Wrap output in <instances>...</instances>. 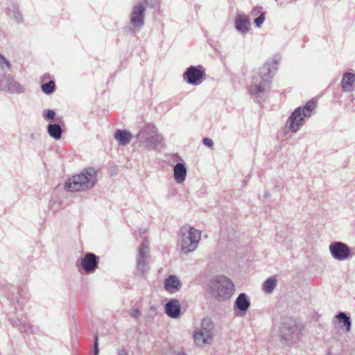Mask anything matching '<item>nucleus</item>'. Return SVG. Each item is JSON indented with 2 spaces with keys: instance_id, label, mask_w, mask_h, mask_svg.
Here are the masks:
<instances>
[{
  "instance_id": "1",
  "label": "nucleus",
  "mask_w": 355,
  "mask_h": 355,
  "mask_svg": "<svg viewBox=\"0 0 355 355\" xmlns=\"http://www.w3.org/2000/svg\"><path fill=\"white\" fill-rule=\"evenodd\" d=\"M279 58L274 56L272 60H268L264 65L259 69L257 75L252 77L250 86V94L257 102L263 101L265 94L270 89L272 78L277 71Z\"/></svg>"
},
{
  "instance_id": "2",
  "label": "nucleus",
  "mask_w": 355,
  "mask_h": 355,
  "mask_svg": "<svg viewBox=\"0 0 355 355\" xmlns=\"http://www.w3.org/2000/svg\"><path fill=\"white\" fill-rule=\"evenodd\" d=\"M97 181L96 171L94 168H87L66 181L64 189L71 192L85 191L92 189Z\"/></svg>"
},
{
  "instance_id": "3",
  "label": "nucleus",
  "mask_w": 355,
  "mask_h": 355,
  "mask_svg": "<svg viewBox=\"0 0 355 355\" xmlns=\"http://www.w3.org/2000/svg\"><path fill=\"white\" fill-rule=\"evenodd\" d=\"M210 289L218 301H223L232 297L234 290V284L229 278L223 275H219L211 280Z\"/></svg>"
},
{
  "instance_id": "4",
  "label": "nucleus",
  "mask_w": 355,
  "mask_h": 355,
  "mask_svg": "<svg viewBox=\"0 0 355 355\" xmlns=\"http://www.w3.org/2000/svg\"><path fill=\"white\" fill-rule=\"evenodd\" d=\"M201 232L192 227L184 226L179 233V243L184 253L194 251L200 240Z\"/></svg>"
},
{
  "instance_id": "5",
  "label": "nucleus",
  "mask_w": 355,
  "mask_h": 355,
  "mask_svg": "<svg viewBox=\"0 0 355 355\" xmlns=\"http://www.w3.org/2000/svg\"><path fill=\"white\" fill-rule=\"evenodd\" d=\"M315 102L313 100L308 101L304 107H298L294 110L287 121L291 130L296 132L304 123L305 118L312 115L315 107Z\"/></svg>"
},
{
  "instance_id": "6",
  "label": "nucleus",
  "mask_w": 355,
  "mask_h": 355,
  "mask_svg": "<svg viewBox=\"0 0 355 355\" xmlns=\"http://www.w3.org/2000/svg\"><path fill=\"white\" fill-rule=\"evenodd\" d=\"M302 328L297 322L291 318L284 319L279 326V336L288 345L296 343L300 337Z\"/></svg>"
},
{
  "instance_id": "7",
  "label": "nucleus",
  "mask_w": 355,
  "mask_h": 355,
  "mask_svg": "<svg viewBox=\"0 0 355 355\" xmlns=\"http://www.w3.org/2000/svg\"><path fill=\"white\" fill-rule=\"evenodd\" d=\"M148 1L143 0L135 3L130 14V25L137 31H140L144 25L145 12Z\"/></svg>"
},
{
  "instance_id": "8",
  "label": "nucleus",
  "mask_w": 355,
  "mask_h": 355,
  "mask_svg": "<svg viewBox=\"0 0 355 355\" xmlns=\"http://www.w3.org/2000/svg\"><path fill=\"white\" fill-rule=\"evenodd\" d=\"M0 89L11 94H21L25 89L12 76L3 74L0 76Z\"/></svg>"
},
{
  "instance_id": "9",
  "label": "nucleus",
  "mask_w": 355,
  "mask_h": 355,
  "mask_svg": "<svg viewBox=\"0 0 355 355\" xmlns=\"http://www.w3.org/2000/svg\"><path fill=\"white\" fill-rule=\"evenodd\" d=\"M329 251L332 257L338 261L346 260L352 256L350 248L340 241L332 242L329 245Z\"/></svg>"
},
{
  "instance_id": "10",
  "label": "nucleus",
  "mask_w": 355,
  "mask_h": 355,
  "mask_svg": "<svg viewBox=\"0 0 355 355\" xmlns=\"http://www.w3.org/2000/svg\"><path fill=\"white\" fill-rule=\"evenodd\" d=\"M99 257L92 252H87L80 260V267L86 274L94 273L98 268Z\"/></svg>"
},
{
  "instance_id": "11",
  "label": "nucleus",
  "mask_w": 355,
  "mask_h": 355,
  "mask_svg": "<svg viewBox=\"0 0 355 355\" xmlns=\"http://www.w3.org/2000/svg\"><path fill=\"white\" fill-rule=\"evenodd\" d=\"M205 75L201 66H190L184 73V79L188 84L198 85L201 83V80Z\"/></svg>"
},
{
  "instance_id": "12",
  "label": "nucleus",
  "mask_w": 355,
  "mask_h": 355,
  "mask_svg": "<svg viewBox=\"0 0 355 355\" xmlns=\"http://www.w3.org/2000/svg\"><path fill=\"white\" fill-rule=\"evenodd\" d=\"M10 321L12 327L26 334H34L38 331V328L31 325L27 321L26 316L23 314L17 315L16 319H10Z\"/></svg>"
},
{
  "instance_id": "13",
  "label": "nucleus",
  "mask_w": 355,
  "mask_h": 355,
  "mask_svg": "<svg viewBox=\"0 0 355 355\" xmlns=\"http://www.w3.org/2000/svg\"><path fill=\"white\" fill-rule=\"evenodd\" d=\"M250 306V300L244 293H241L236 297L234 304V311L238 316H243Z\"/></svg>"
},
{
  "instance_id": "14",
  "label": "nucleus",
  "mask_w": 355,
  "mask_h": 355,
  "mask_svg": "<svg viewBox=\"0 0 355 355\" xmlns=\"http://www.w3.org/2000/svg\"><path fill=\"white\" fill-rule=\"evenodd\" d=\"M193 340L198 346H202L204 345H209L214 338V333L205 330L200 328L198 331L193 332Z\"/></svg>"
},
{
  "instance_id": "15",
  "label": "nucleus",
  "mask_w": 355,
  "mask_h": 355,
  "mask_svg": "<svg viewBox=\"0 0 355 355\" xmlns=\"http://www.w3.org/2000/svg\"><path fill=\"white\" fill-rule=\"evenodd\" d=\"M165 313L171 318H178L180 315L181 306L178 300L171 299L165 304Z\"/></svg>"
},
{
  "instance_id": "16",
  "label": "nucleus",
  "mask_w": 355,
  "mask_h": 355,
  "mask_svg": "<svg viewBox=\"0 0 355 355\" xmlns=\"http://www.w3.org/2000/svg\"><path fill=\"white\" fill-rule=\"evenodd\" d=\"M142 145L148 149L158 150L164 146L163 136L158 133L157 130L156 132Z\"/></svg>"
},
{
  "instance_id": "17",
  "label": "nucleus",
  "mask_w": 355,
  "mask_h": 355,
  "mask_svg": "<svg viewBox=\"0 0 355 355\" xmlns=\"http://www.w3.org/2000/svg\"><path fill=\"white\" fill-rule=\"evenodd\" d=\"M235 28L239 33H246L249 31L250 21L244 14H238L234 19Z\"/></svg>"
},
{
  "instance_id": "18",
  "label": "nucleus",
  "mask_w": 355,
  "mask_h": 355,
  "mask_svg": "<svg viewBox=\"0 0 355 355\" xmlns=\"http://www.w3.org/2000/svg\"><path fill=\"white\" fill-rule=\"evenodd\" d=\"M157 129L153 124H148L145 125L138 132L136 137L139 139V142L142 145L152 136L153 135Z\"/></svg>"
},
{
  "instance_id": "19",
  "label": "nucleus",
  "mask_w": 355,
  "mask_h": 355,
  "mask_svg": "<svg viewBox=\"0 0 355 355\" xmlns=\"http://www.w3.org/2000/svg\"><path fill=\"white\" fill-rule=\"evenodd\" d=\"M164 286L166 291L175 293L180 289L181 283L176 276L170 275L165 279Z\"/></svg>"
},
{
  "instance_id": "20",
  "label": "nucleus",
  "mask_w": 355,
  "mask_h": 355,
  "mask_svg": "<svg viewBox=\"0 0 355 355\" xmlns=\"http://www.w3.org/2000/svg\"><path fill=\"white\" fill-rule=\"evenodd\" d=\"M148 253H138L137 259V270L139 276H143L147 271Z\"/></svg>"
},
{
  "instance_id": "21",
  "label": "nucleus",
  "mask_w": 355,
  "mask_h": 355,
  "mask_svg": "<svg viewBox=\"0 0 355 355\" xmlns=\"http://www.w3.org/2000/svg\"><path fill=\"white\" fill-rule=\"evenodd\" d=\"M174 178L178 184L182 183L186 178L187 168L184 164L177 163L173 168Z\"/></svg>"
},
{
  "instance_id": "22",
  "label": "nucleus",
  "mask_w": 355,
  "mask_h": 355,
  "mask_svg": "<svg viewBox=\"0 0 355 355\" xmlns=\"http://www.w3.org/2000/svg\"><path fill=\"white\" fill-rule=\"evenodd\" d=\"M114 138L118 141L119 145L127 146L132 138L130 132L125 130H117L114 135Z\"/></svg>"
},
{
  "instance_id": "23",
  "label": "nucleus",
  "mask_w": 355,
  "mask_h": 355,
  "mask_svg": "<svg viewBox=\"0 0 355 355\" xmlns=\"http://www.w3.org/2000/svg\"><path fill=\"white\" fill-rule=\"evenodd\" d=\"M47 132L51 137L59 140L63 133L62 128L58 123H49L47 126Z\"/></svg>"
},
{
  "instance_id": "24",
  "label": "nucleus",
  "mask_w": 355,
  "mask_h": 355,
  "mask_svg": "<svg viewBox=\"0 0 355 355\" xmlns=\"http://www.w3.org/2000/svg\"><path fill=\"white\" fill-rule=\"evenodd\" d=\"M355 82V74L347 72L343 74L341 85L342 88L345 92L349 91V87H351L353 83Z\"/></svg>"
},
{
  "instance_id": "25",
  "label": "nucleus",
  "mask_w": 355,
  "mask_h": 355,
  "mask_svg": "<svg viewBox=\"0 0 355 355\" xmlns=\"http://www.w3.org/2000/svg\"><path fill=\"white\" fill-rule=\"evenodd\" d=\"M277 286V279L275 277L267 279L263 284V290L266 293H272Z\"/></svg>"
},
{
  "instance_id": "26",
  "label": "nucleus",
  "mask_w": 355,
  "mask_h": 355,
  "mask_svg": "<svg viewBox=\"0 0 355 355\" xmlns=\"http://www.w3.org/2000/svg\"><path fill=\"white\" fill-rule=\"evenodd\" d=\"M7 14L13 17L17 23L22 21V15L15 4H13L12 8H8Z\"/></svg>"
},
{
  "instance_id": "27",
  "label": "nucleus",
  "mask_w": 355,
  "mask_h": 355,
  "mask_svg": "<svg viewBox=\"0 0 355 355\" xmlns=\"http://www.w3.org/2000/svg\"><path fill=\"white\" fill-rule=\"evenodd\" d=\"M336 318L340 322H343L344 326L346 328L347 331H349L351 329V319L350 317L348 316L345 312H339L336 315Z\"/></svg>"
},
{
  "instance_id": "28",
  "label": "nucleus",
  "mask_w": 355,
  "mask_h": 355,
  "mask_svg": "<svg viewBox=\"0 0 355 355\" xmlns=\"http://www.w3.org/2000/svg\"><path fill=\"white\" fill-rule=\"evenodd\" d=\"M214 324L211 318H205L202 319L201 322V328L211 331V333H214Z\"/></svg>"
},
{
  "instance_id": "29",
  "label": "nucleus",
  "mask_w": 355,
  "mask_h": 355,
  "mask_svg": "<svg viewBox=\"0 0 355 355\" xmlns=\"http://www.w3.org/2000/svg\"><path fill=\"white\" fill-rule=\"evenodd\" d=\"M42 91L46 94H50L53 93L55 89V84L53 80H49V82L42 84L41 86Z\"/></svg>"
},
{
  "instance_id": "30",
  "label": "nucleus",
  "mask_w": 355,
  "mask_h": 355,
  "mask_svg": "<svg viewBox=\"0 0 355 355\" xmlns=\"http://www.w3.org/2000/svg\"><path fill=\"white\" fill-rule=\"evenodd\" d=\"M148 244L149 241L146 237H144L141 244L139 246V252L141 253H148Z\"/></svg>"
},
{
  "instance_id": "31",
  "label": "nucleus",
  "mask_w": 355,
  "mask_h": 355,
  "mask_svg": "<svg viewBox=\"0 0 355 355\" xmlns=\"http://www.w3.org/2000/svg\"><path fill=\"white\" fill-rule=\"evenodd\" d=\"M55 112L53 110H47L43 112V117L46 121H50L54 119Z\"/></svg>"
},
{
  "instance_id": "32",
  "label": "nucleus",
  "mask_w": 355,
  "mask_h": 355,
  "mask_svg": "<svg viewBox=\"0 0 355 355\" xmlns=\"http://www.w3.org/2000/svg\"><path fill=\"white\" fill-rule=\"evenodd\" d=\"M266 12H261V15L254 19V22L257 27H261L265 21Z\"/></svg>"
},
{
  "instance_id": "33",
  "label": "nucleus",
  "mask_w": 355,
  "mask_h": 355,
  "mask_svg": "<svg viewBox=\"0 0 355 355\" xmlns=\"http://www.w3.org/2000/svg\"><path fill=\"white\" fill-rule=\"evenodd\" d=\"M130 315L133 318L137 320L140 318L141 313L137 308H134L130 310Z\"/></svg>"
},
{
  "instance_id": "34",
  "label": "nucleus",
  "mask_w": 355,
  "mask_h": 355,
  "mask_svg": "<svg viewBox=\"0 0 355 355\" xmlns=\"http://www.w3.org/2000/svg\"><path fill=\"white\" fill-rule=\"evenodd\" d=\"M261 12H263L262 11V8L261 7H256V8H254L251 12H250V15L253 17H256V16H259L261 15Z\"/></svg>"
},
{
  "instance_id": "35",
  "label": "nucleus",
  "mask_w": 355,
  "mask_h": 355,
  "mask_svg": "<svg viewBox=\"0 0 355 355\" xmlns=\"http://www.w3.org/2000/svg\"><path fill=\"white\" fill-rule=\"evenodd\" d=\"M95 340L94 343V355H98L99 349H98V336H95Z\"/></svg>"
},
{
  "instance_id": "36",
  "label": "nucleus",
  "mask_w": 355,
  "mask_h": 355,
  "mask_svg": "<svg viewBox=\"0 0 355 355\" xmlns=\"http://www.w3.org/2000/svg\"><path fill=\"white\" fill-rule=\"evenodd\" d=\"M202 142L207 147H212L214 145L213 141L209 138H204Z\"/></svg>"
},
{
  "instance_id": "37",
  "label": "nucleus",
  "mask_w": 355,
  "mask_h": 355,
  "mask_svg": "<svg viewBox=\"0 0 355 355\" xmlns=\"http://www.w3.org/2000/svg\"><path fill=\"white\" fill-rule=\"evenodd\" d=\"M3 64H6L8 68H10V62L6 59V58L0 54V65H2Z\"/></svg>"
},
{
  "instance_id": "38",
  "label": "nucleus",
  "mask_w": 355,
  "mask_h": 355,
  "mask_svg": "<svg viewBox=\"0 0 355 355\" xmlns=\"http://www.w3.org/2000/svg\"><path fill=\"white\" fill-rule=\"evenodd\" d=\"M118 355H128V353L124 349H119L117 352Z\"/></svg>"
},
{
  "instance_id": "39",
  "label": "nucleus",
  "mask_w": 355,
  "mask_h": 355,
  "mask_svg": "<svg viewBox=\"0 0 355 355\" xmlns=\"http://www.w3.org/2000/svg\"><path fill=\"white\" fill-rule=\"evenodd\" d=\"M139 232H140L141 234H144V233H145L146 230H140Z\"/></svg>"
},
{
  "instance_id": "40",
  "label": "nucleus",
  "mask_w": 355,
  "mask_h": 355,
  "mask_svg": "<svg viewBox=\"0 0 355 355\" xmlns=\"http://www.w3.org/2000/svg\"><path fill=\"white\" fill-rule=\"evenodd\" d=\"M177 355H187V354L184 352L178 353Z\"/></svg>"
},
{
  "instance_id": "41",
  "label": "nucleus",
  "mask_w": 355,
  "mask_h": 355,
  "mask_svg": "<svg viewBox=\"0 0 355 355\" xmlns=\"http://www.w3.org/2000/svg\"><path fill=\"white\" fill-rule=\"evenodd\" d=\"M21 291H22V290L19 291V294L20 295H21Z\"/></svg>"
}]
</instances>
